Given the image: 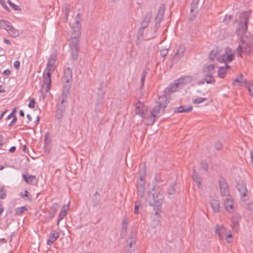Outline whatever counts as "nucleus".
Instances as JSON below:
<instances>
[{
    "label": "nucleus",
    "mask_w": 253,
    "mask_h": 253,
    "mask_svg": "<svg viewBox=\"0 0 253 253\" xmlns=\"http://www.w3.org/2000/svg\"><path fill=\"white\" fill-rule=\"evenodd\" d=\"M168 104V99L165 94L161 96L157 101V105L154 107L153 109L151 111V123L148 124L149 125H152L155 121V118L157 117V115L162 111L164 112L165 108Z\"/></svg>",
    "instance_id": "1"
},
{
    "label": "nucleus",
    "mask_w": 253,
    "mask_h": 253,
    "mask_svg": "<svg viewBox=\"0 0 253 253\" xmlns=\"http://www.w3.org/2000/svg\"><path fill=\"white\" fill-rule=\"evenodd\" d=\"M251 17V12L245 11L241 14L240 19L238 22L236 33L237 36H242L248 30V21Z\"/></svg>",
    "instance_id": "2"
},
{
    "label": "nucleus",
    "mask_w": 253,
    "mask_h": 253,
    "mask_svg": "<svg viewBox=\"0 0 253 253\" xmlns=\"http://www.w3.org/2000/svg\"><path fill=\"white\" fill-rule=\"evenodd\" d=\"M148 195L150 198H152L154 200V203H150V205L153 206L154 210H159L160 208H161L164 198L163 192H161V190H160L156 194L155 193H151V192L149 191Z\"/></svg>",
    "instance_id": "3"
},
{
    "label": "nucleus",
    "mask_w": 253,
    "mask_h": 253,
    "mask_svg": "<svg viewBox=\"0 0 253 253\" xmlns=\"http://www.w3.org/2000/svg\"><path fill=\"white\" fill-rule=\"evenodd\" d=\"M165 9V4L164 3L161 4L155 18V24L154 27V33L151 37H149L148 40L153 39L156 36V33L160 27V22L163 19Z\"/></svg>",
    "instance_id": "4"
},
{
    "label": "nucleus",
    "mask_w": 253,
    "mask_h": 253,
    "mask_svg": "<svg viewBox=\"0 0 253 253\" xmlns=\"http://www.w3.org/2000/svg\"><path fill=\"white\" fill-rule=\"evenodd\" d=\"M69 47L72 59L74 60H77L80 50V40H70Z\"/></svg>",
    "instance_id": "5"
},
{
    "label": "nucleus",
    "mask_w": 253,
    "mask_h": 253,
    "mask_svg": "<svg viewBox=\"0 0 253 253\" xmlns=\"http://www.w3.org/2000/svg\"><path fill=\"white\" fill-rule=\"evenodd\" d=\"M218 184L221 195L222 196L230 197L228 185L226 179L221 175L219 176Z\"/></svg>",
    "instance_id": "6"
},
{
    "label": "nucleus",
    "mask_w": 253,
    "mask_h": 253,
    "mask_svg": "<svg viewBox=\"0 0 253 253\" xmlns=\"http://www.w3.org/2000/svg\"><path fill=\"white\" fill-rule=\"evenodd\" d=\"M240 42L237 50L243 51V52L248 55L250 54L252 52V42H246L244 38H241Z\"/></svg>",
    "instance_id": "7"
},
{
    "label": "nucleus",
    "mask_w": 253,
    "mask_h": 253,
    "mask_svg": "<svg viewBox=\"0 0 253 253\" xmlns=\"http://www.w3.org/2000/svg\"><path fill=\"white\" fill-rule=\"evenodd\" d=\"M68 101L61 99V101L58 102L56 106V117L58 120L61 119L66 109V104Z\"/></svg>",
    "instance_id": "8"
},
{
    "label": "nucleus",
    "mask_w": 253,
    "mask_h": 253,
    "mask_svg": "<svg viewBox=\"0 0 253 253\" xmlns=\"http://www.w3.org/2000/svg\"><path fill=\"white\" fill-rule=\"evenodd\" d=\"M236 188L240 193L241 198L244 201L248 200V196L247 195V189L245 183L243 181H239L237 183Z\"/></svg>",
    "instance_id": "9"
},
{
    "label": "nucleus",
    "mask_w": 253,
    "mask_h": 253,
    "mask_svg": "<svg viewBox=\"0 0 253 253\" xmlns=\"http://www.w3.org/2000/svg\"><path fill=\"white\" fill-rule=\"evenodd\" d=\"M81 24L79 23V20L75 22V25L72 27V32L71 33L70 40H79L81 37Z\"/></svg>",
    "instance_id": "10"
},
{
    "label": "nucleus",
    "mask_w": 253,
    "mask_h": 253,
    "mask_svg": "<svg viewBox=\"0 0 253 253\" xmlns=\"http://www.w3.org/2000/svg\"><path fill=\"white\" fill-rule=\"evenodd\" d=\"M72 79V71L70 67L66 68L64 70V74L62 78V82L65 84L71 85Z\"/></svg>",
    "instance_id": "11"
},
{
    "label": "nucleus",
    "mask_w": 253,
    "mask_h": 253,
    "mask_svg": "<svg viewBox=\"0 0 253 253\" xmlns=\"http://www.w3.org/2000/svg\"><path fill=\"white\" fill-rule=\"evenodd\" d=\"M229 48H226V51L225 54H223L220 56L217 57V60L219 62H231L234 59V54L227 53V51Z\"/></svg>",
    "instance_id": "12"
},
{
    "label": "nucleus",
    "mask_w": 253,
    "mask_h": 253,
    "mask_svg": "<svg viewBox=\"0 0 253 253\" xmlns=\"http://www.w3.org/2000/svg\"><path fill=\"white\" fill-rule=\"evenodd\" d=\"M22 177L25 181L28 184L36 185L38 183V180L35 175H30L28 176L26 174H23Z\"/></svg>",
    "instance_id": "13"
},
{
    "label": "nucleus",
    "mask_w": 253,
    "mask_h": 253,
    "mask_svg": "<svg viewBox=\"0 0 253 253\" xmlns=\"http://www.w3.org/2000/svg\"><path fill=\"white\" fill-rule=\"evenodd\" d=\"M59 237V233L55 231L52 230L50 233L49 239L47 241V244L50 246L54 243Z\"/></svg>",
    "instance_id": "14"
},
{
    "label": "nucleus",
    "mask_w": 253,
    "mask_h": 253,
    "mask_svg": "<svg viewBox=\"0 0 253 253\" xmlns=\"http://www.w3.org/2000/svg\"><path fill=\"white\" fill-rule=\"evenodd\" d=\"M215 65L214 64H210L204 67L203 69V72L205 76H212L214 73Z\"/></svg>",
    "instance_id": "15"
},
{
    "label": "nucleus",
    "mask_w": 253,
    "mask_h": 253,
    "mask_svg": "<svg viewBox=\"0 0 253 253\" xmlns=\"http://www.w3.org/2000/svg\"><path fill=\"white\" fill-rule=\"evenodd\" d=\"M224 207L228 211H232L234 207V203L233 200L231 198L230 195V197L227 196V198L224 202Z\"/></svg>",
    "instance_id": "16"
},
{
    "label": "nucleus",
    "mask_w": 253,
    "mask_h": 253,
    "mask_svg": "<svg viewBox=\"0 0 253 253\" xmlns=\"http://www.w3.org/2000/svg\"><path fill=\"white\" fill-rule=\"evenodd\" d=\"M71 87V85L70 84H64L62 93L61 96L62 99H66L68 98L70 94V90Z\"/></svg>",
    "instance_id": "17"
},
{
    "label": "nucleus",
    "mask_w": 253,
    "mask_h": 253,
    "mask_svg": "<svg viewBox=\"0 0 253 253\" xmlns=\"http://www.w3.org/2000/svg\"><path fill=\"white\" fill-rule=\"evenodd\" d=\"M210 204L214 212H218L220 211V202L218 200L213 199L211 200Z\"/></svg>",
    "instance_id": "18"
},
{
    "label": "nucleus",
    "mask_w": 253,
    "mask_h": 253,
    "mask_svg": "<svg viewBox=\"0 0 253 253\" xmlns=\"http://www.w3.org/2000/svg\"><path fill=\"white\" fill-rule=\"evenodd\" d=\"M193 81V78L190 76H186L179 78L177 81L179 85H185L189 84Z\"/></svg>",
    "instance_id": "19"
},
{
    "label": "nucleus",
    "mask_w": 253,
    "mask_h": 253,
    "mask_svg": "<svg viewBox=\"0 0 253 253\" xmlns=\"http://www.w3.org/2000/svg\"><path fill=\"white\" fill-rule=\"evenodd\" d=\"M127 228V223L126 219H124L122 221V230L120 234V237L121 239H123L125 237Z\"/></svg>",
    "instance_id": "20"
},
{
    "label": "nucleus",
    "mask_w": 253,
    "mask_h": 253,
    "mask_svg": "<svg viewBox=\"0 0 253 253\" xmlns=\"http://www.w3.org/2000/svg\"><path fill=\"white\" fill-rule=\"evenodd\" d=\"M101 201L100 195L97 191H96L93 195L92 205L93 207H96Z\"/></svg>",
    "instance_id": "21"
},
{
    "label": "nucleus",
    "mask_w": 253,
    "mask_h": 253,
    "mask_svg": "<svg viewBox=\"0 0 253 253\" xmlns=\"http://www.w3.org/2000/svg\"><path fill=\"white\" fill-rule=\"evenodd\" d=\"M9 36L13 38L17 37L19 35V32L18 30L15 29L12 25L10 27L9 29H5Z\"/></svg>",
    "instance_id": "22"
},
{
    "label": "nucleus",
    "mask_w": 253,
    "mask_h": 253,
    "mask_svg": "<svg viewBox=\"0 0 253 253\" xmlns=\"http://www.w3.org/2000/svg\"><path fill=\"white\" fill-rule=\"evenodd\" d=\"M58 208V204L57 203H54L51 207L48 212V217L50 219L53 218L57 211Z\"/></svg>",
    "instance_id": "23"
},
{
    "label": "nucleus",
    "mask_w": 253,
    "mask_h": 253,
    "mask_svg": "<svg viewBox=\"0 0 253 253\" xmlns=\"http://www.w3.org/2000/svg\"><path fill=\"white\" fill-rule=\"evenodd\" d=\"M193 109L192 106L187 107L185 106H181L175 108L174 113H183L188 112L192 111Z\"/></svg>",
    "instance_id": "24"
},
{
    "label": "nucleus",
    "mask_w": 253,
    "mask_h": 253,
    "mask_svg": "<svg viewBox=\"0 0 253 253\" xmlns=\"http://www.w3.org/2000/svg\"><path fill=\"white\" fill-rule=\"evenodd\" d=\"M16 111V108H15L11 112V113L8 116V117L6 118V120H8L10 118H13V119L12 121L10 122V123L9 124V126H13L16 122L17 121V117L15 115H14V113H15Z\"/></svg>",
    "instance_id": "25"
},
{
    "label": "nucleus",
    "mask_w": 253,
    "mask_h": 253,
    "mask_svg": "<svg viewBox=\"0 0 253 253\" xmlns=\"http://www.w3.org/2000/svg\"><path fill=\"white\" fill-rule=\"evenodd\" d=\"M144 106V104L143 103H141L139 100L138 101V103L136 106L135 108V113L141 117H143V107Z\"/></svg>",
    "instance_id": "26"
},
{
    "label": "nucleus",
    "mask_w": 253,
    "mask_h": 253,
    "mask_svg": "<svg viewBox=\"0 0 253 253\" xmlns=\"http://www.w3.org/2000/svg\"><path fill=\"white\" fill-rule=\"evenodd\" d=\"M241 217L238 215L237 214L236 216H234L232 219V226L233 229H237L239 226V220L240 219Z\"/></svg>",
    "instance_id": "27"
},
{
    "label": "nucleus",
    "mask_w": 253,
    "mask_h": 253,
    "mask_svg": "<svg viewBox=\"0 0 253 253\" xmlns=\"http://www.w3.org/2000/svg\"><path fill=\"white\" fill-rule=\"evenodd\" d=\"M179 85V84H178V82L177 83L170 84L168 88H166L165 89V92L167 93V90H168L169 92H171L175 91L176 89L178 87Z\"/></svg>",
    "instance_id": "28"
},
{
    "label": "nucleus",
    "mask_w": 253,
    "mask_h": 253,
    "mask_svg": "<svg viewBox=\"0 0 253 253\" xmlns=\"http://www.w3.org/2000/svg\"><path fill=\"white\" fill-rule=\"evenodd\" d=\"M133 242L136 243V233L135 230H131L129 234L128 238L126 242Z\"/></svg>",
    "instance_id": "29"
},
{
    "label": "nucleus",
    "mask_w": 253,
    "mask_h": 253,
    "mask_svg": "<svg viewBox=\"0 0 253 253\" xmlns=\"http://www.w3.org/2000/svg\"><path fill=\"white\" fill-rule=\"evenodd\" d=\"M140 181L141 183L137 184V188L138 191L140 192L142 195H143L145 191V186L144 182H143V180L142 177H140ZM141 197H142V195H141Z\"/></svg>",
    "instance_id": "30"
},
{
    "label": "nucleus",
    "mask_w": 253,
    "mask_h": 253,
    "mask_svg": "<svg viewBox=\"0 0 253 253\" xmlns=\"http://www.w3.org/2000/svg\"><path fill=\"white\" fill-rule=\"evenodd\" d=\"M43 83L44 84L46 85V87L45 88V92H49L50 89V85L51 84V78H43Z\"/></svg>",
    "instance_id": "31"
},
{
    "label": "nucleus",
    "mask_w": 253,
    "mask_h": 253,
    "mask_svg": "<svg viewBox=\"0 0 253 253\" xmlns=\"http://www.w3.org/2000/svg\"><path fill=\"white\" fill-rule=\"evenodd\" d=\"M221 230H225V227L222 225L217 224L215 227V233L218 236L219 239L222 237L220 233Z\"/></svg>",
    "instance_id": "32"
},
{
    "label": "nucleus",
    "mask_w": 253,
    "mask_h": 253,
    "mask_svg": "<svg viewBox=\"0 0 253 253\" xmlns=\"http://www.w3.org/2000/svg\"><path fill=\"white\" fill-rule=\"evenodd\" d=\"M198 1H194L192 0V3L191 4V9L190 11L191 12H195V13L197 14V10L198 9Z\"/></svg>",
    "instance_id": "33"
},
{
    "label": "nucleus",
    "mask_w": 253,
    "mask_h": 253,
    "mask_svg": "<svg viewBox=\"0 0 253 253\" xmlns=\"http://www.w3.org/2000/svg\"><path fill=\"white\" fill-rule=\"evenodd\" d=\"M103 82L100 84L99 87L98 89L97 95L99 99H102L104 97V91L103 90Z\"/></svg>",
    "instance_id": "34"
},
{
    "label": "nucleus",
    "mask_w": 253,
    "mask_h": 253,
    "mask_svg": "<svg viewBox=\"0 0 253 253\" xmlns=\"http://www.w3.org/2000/svg\"><path fill=\"white\" fill-rule=\"evenodd\" d=\"M27 211L28 209L26 206H22L15 209V214L16 215H20Z\"/></svg>",
    "instance_id": "35"
},
{
    "label": "nucleus",
    "mask_w": 253,
    "mask_h": 253,
    "mask_svg": "<svg viewBox=\"0 0 253 253\" xmlns=\"http://www.w3.org/2000/svg\"><path fill=\"white\" fill-rule=\"evenodd\" d=\"M185 46L183 45H180L179 46L176 52L174 55V57H175L177 55H181L182 56L185 51Z\"/></svg>",
    "instance_id": "36"
},
{
    "label": "nucleus",
    "mask_w": 253,
    "mask_h": 253,
    "mask_svg": "<svg viewBox=\"0 0 253 253\" xmlns=\"http://www.w3.org/2000/svg\"><path fill=\"white\" fill-rule=\"evenodd\" d=\"M226 75L225 68L224 67H220L218 69V75L221 78H224Z\"/></svg>",
    "instance_id": "37"
},
{
    "label": "nucleus",
    "mask_w": 253,
    "mask_h": 253,
    "mask_svg": "<svg viewBox=\"0 0 253 253\" xmlns=\"http://www.w3.org/2000/svg\"><path fill=\"white\" fill-rule=\"evenodd\" d=\"M152 16V12L151 11H149V12H147L145 14L142 21L149 23L151 21Z\"/></svg>",
    "instance_id": "38"
},
{
    "label": "nucleus",
    "mask_w": 253,
    "mask_h": 253,
    "mask_svg": "<svg viewBox=\"0 0 253 253\" xmlns=\"http://www.w3.org/2000/svg\"><path fill=\"white\" fill-rule=\"evenodd\" d=\"M56 58L57 57L55 55L52 54L48 61V62L47 63V65L54 66L56 60Z\"/></svg>",
    "instance_id": "39"
},
{
    "label": "nucleus",
    "mask_w": 253,
    "mask_h": 253,
    "mask_svg": "<svg viewBox=\"0 0 253 253\" xmlns=\"http://www.w3.org/2000/svg\"><path fill=\"white\" fill-rule=\"evenodd\" d=\"M193 180L198 184V186L200 185L202 182V178L199 174L192 175Z\"/></svg>",
    "instance_id": "40"
},
{
    "label": "nucleus",
    "mask_w": 253,
    "mask_h": 253,
    "mask_svg": "<svg viewBox=\"0 0 253 253\" xmlns=\"http://www.w3.org/2000/svg\"><path fill=\"white\" fill-rule=\"evenodd\" d=\"M238 78L239 79V80L240 81V85L244 84L246 86L249 83L247 81L246 79L245 78L244 76L242 74H241L240 75V76Z\"/></svg>",
    "instance_id": "41"
},
{
    "label": "nucleus",
    "mask_w": 253,
    "mask_h": 253,
    "mask_svg": "<svg viewBox=\"0 0 253 253\" xmlns=\"http://www.w3.org/2000/svg\"><path fill=\"white\" fill-rule=\"evenodd\" d=\"M62 11L64 13L65 16H68L70 9V7L68 4H65L62 7Z\"/></svg>",
    "instance_id": "42"
},
{
    "label": "nucleus",
    "mask_w": 253,
    "mask_h": 253,
    "mask_svg": "<svg viewBox=\"0 0 253 253\" xmlns=\"http://www.w3.org/2000/svg\"><path fill=\"white\" fill-rule=\"evenodd\" d=\"M245 87L248 88L250 95L253 97V83L250 84L248 83Z\"/></svg>",
    "instance_id": "43"
},
{
    "label": "nucleus",
    "mask_w": 253,
    "mask_h": 253,
    "mask_svg": "<svg viewBox=\"0 0 253 253\" xmlns=\"http://www.w3.org/2000/svg\"><path fill=\"white\" fill-rule=\"evenodd\" d=\"M205 80L206 82L209 84H213L215 83V80L213 79L212 76H205Z\"/></svg>",
    "instance_id": "44"
},
{
    "label": "nucleus",
    "mask_w": 253,
    "mask_h": 253,
    "mask_svg": "<svg viewBox=\"0 0 253 253\" xmlns=\"http://www.w3.org/2000/svg\"><path fill=\"white\" fill-rule=\"evenodd\" d=\"M217 50H212L209 55V57L211 61H213L215 58V56H216L217 54Z\"/></svg>",
    "instance_id": "45"
},
{
    "label": "nucleus",
    "mask_w": 253,
    "mask_h": 253,
    "mask_svg": "<svg viewBox=\"0 0 253 253\" xmlns=\"http://www.w3.org/2000/svg\"><path fill=\"white\" fill-rule=\"evenodd\" d=\"M144 28L140 27L138 31V34L137 36V38L138 39H142L143 37L144 32Z\"/></svg>",
    "instance_id": "46"
},
{
    "label": "nucleus",
    "mask_w": 253,
    "mask_h": 253,
    "mask_svg": "<svg viewBox=\"0 0 253 253\" xmlns=\"http://www.w3.org/2000/svg\"><path fill=\"white\" fill-rule=\"evenodd\" d=\"M67 215L66 213H65V212H63V211H61L60 212V213L58 215V220H57V225H59V223L60 222V221L63 219L65 216H66Z\"/></svg>",
    "instance_id": "47"
},
{
    "label": "nucleus",
    "mask_w": 253,
    "mask_h": 253,
    "mask_svg": "<svg viewBox=\"0 0 253 253\" xmlns=\"http://www.w3.org/2000/svg\"><path fill=\"white\" fill-rule=\"evenodd\" d=\"M8 3L9 5L15 10L18 11L21 10V9L17 5L12 3L10 0H8Z\"/></svg>",
    "instance_id": "48"
},
{
    "label": "nucleus",
    "mask_w": 253,
    "mask_h": 253,
    "mask_svg": "<svg viewBox=\"0 0 253 253\" xmlns=\"http://www.w3.org/2000/svg\"><path fill=\"white\" fill-rule=\"evenodd\" d=\"M1 22H2V24L3 25V27L6 28V29H9L10 27L12 26L9 21L4 19L1 20Z\"/></svg>",
    "instance_id": "49"
},
{
    "label": "nucleus",
    "mask_w": 253,
    "mask_h": 253,
    "mask_svg": "<svg viewBox=\"0 0 253 253\" xmlns=\"http://www.w3.org/2000/svg\"><path fill=\"white\" fill-rule=\"evenodd\" d=\"M207 100V98H206L199 97V98H197L195 99V100H194L193 103L196 104H199Z\"/></svg>",
    "instance_id": "50"
},
{
    "label": "nucleus",
    "mask_w": 253,
    "mask_h": 253,
    "mask_svg": "<svg viewBox=\"0 0 253 253\" xmlns=\"http://www.w3.org/2000/svg\"><path fill=\"white\" fill-rule=\"evenodd\" d=\"M200 167L202 169L205 170L206 171H208L209 166L207 163L204 161H202L200 163Z\"/></svg>",
    "instance_id": "51"
},
{
    "label": "nucleus",
    "mask_w": 253,
    "mask_h": 253,
    "mask_svg": "<svg viewBox=\"0 0 253 253\" xmlns=\"http://www.w3.org/2000/svg\"><path fill=\"white\" fill-rule=\"evenodd\" d=\"M20 195L22 197H25L27 198V200L30 201H32L31 197L29 195V192L27 190H25L24 193H21Z\"/></svg>",
    "instance_id": "52"
},
{
    "label": "nucleus",
    "mask_w": 253,
    "mask_h": 253,
    "mask_svg": "<svg viewBox=\"0 0 253 253\" xmlns=\"http://www.w3.org/2000/svg\"><path fill=\"white\" fill-rule=\"evenodd\" d=\"M175 192L174 184H171L168 189V193L169 195H172Z\"/></svg>",
    "instance_id": "53"
},
{
    "label": "nucleus",
    "mask_w": 253,
    "mask_h": 253,
    "mask_svg": "<svg viewBox=\"0 0 253 253\" xmlns=\"http://www.w3.org/2000/svg\"><path fill=\"white\" fill-rule=\"evenodd\" d=\"M6 197L5 194L4 192L3 187H0V199H4Z\"/></svg>",
    "instance_id": "54"
},
{
    "label": "nucleus",
    "mask_w": 253,
    "mask_h": 253,
    "mask_svg": "<svg viewBox=\"0 0 253 253\" xmlns=\"http://www.w3.org/2000/svg\"><path fill=\"white\" fill-rule=\"evenodd\" d=\"M215 148L217 150H220L222 148V145L220 142H216L214 144Z\"/></svg>",
    "instance_id": "55"
},
{
    "label": "nucleus",
    "mask_w": 253,
    "mask_h": 253,
    "mask_svg": "<svg viewBox=\"0 0 253 253\" xmlns=\"http://www.w3.org/2000/svg\"><path fill=\"white\" fill-rule=\"evenodd\" d=\"M161 190V192H163L162 190L160 189L159 187L158 186H157V185H155L153 187V188L151 189V191L150 192H155V193L156 194H157L159 191Z\"/></svg>",
    "instance_id": "56"
},
{
    "label": "nucleus",
    "mask_w": 253,
    "mask_h": 253,
    "mask_svg": "<svg viewBox=\"0 0 253 253\" xmlns=\"http://www.w3.org/2000/svg\"><path fill=\"white\" fill-rule=\"evenodd\" d=\"M241 38H244V39L246 40V42H252V36L249 34V35H244L241 36Z\"/></svg>",
    "instance_id": "57"
},
{
    "label": "nucleus",
    "mask_w": 253,
    "mask_h": 253,
    "mask_svg": "<svg viewBox=\"0 0 253 253\" xmlns=\"http://www.w3.org/2000/svg\"><path fill=\"white\" fill-rule=\"evenodd\" d=\"M35 103H36V102H35L34 98H32L30 100V103L28 105L29 107L30 108H34L35 106Z\"/></svg>",
    "instance_id": "58"
},
{
    "label": "nucleus",
    "mask_w": 253,
    "mask_h": 253,
    "mask_svg": "<svg viewBox=\"0 0 253 253\" xmlns=\"http://www.w3.org/2000/svg\"><path fill=\"white\" fill-rule=\"evenodd\" d=\"M168 53V49H162L160 51L161 55L163 57H165Z\"/></svg>",
    "instance_id": "59"
},
{
    "label": "nucleus",
    "mask_w": 253,
    "mask_h": 253,
    "mask_svg": "<svg viewBox=\"0 0 253 253\" xmlns=\"http://www.w3.org/2000/svg\"><path fill=\"white\" fill-rule=\"evenodd\" d=\"M45 70L48 72H52L54 70V67L52 65H48L47 64Z\"/></svg>",
    "instance_id": "60"
},
{
    "label": "nucleus",
    "mask_w": 253,
    "mask_h": 253,
    "mask_svg": "<svg viewBox=\"0 0 253 253\" xmlns=\"http://www.w3.org/2000/svg\"><path fill=\"white\" fill-rule=\"evenodd\" d=\"M44 143L45 144H47L48 143H49L50 141V140L49 139V133H46L45 134V136H44Z\"/></svg>",
    "instance_id": "61"
},
{
    "label": "nucleus",
    "mask_w": 253,
    "mask_h": 253,
    "mask_svg": "<svg viewBox=\"0 0 253 253\" xmlns=\"http://www.w3.org/2000/svg\"><path fill=\"white\" fill-rule=\"evenodd\" d=\"M0 4L2 5V6L3 7V8L5 9L8 12H10V9L8 8V7L6 5L5 2H4V1H2L1 2H0Z\"/></svg>",
    "instance_id": "62"
},
{
    "label": "nucleus",
    "mask_w": 253,
    "mask_h": 253,
    "mask_svg": "<svg viewBox=\"0 0 253 253\" xmlns=\"http://www.w3.org/2000/svg\"><path fill=\"white\" fill-rule=\"evenodd\" d=\"M140 205L139 203H135V207H134V212L135 214H137L138 213V209L140 207Z\"/></svg>",
    "instance_id": "63"
},
{
    "label": "nucleus",
    "mask_w": 253,
    "mask_h": 253,
    "mask_svg": "<svg viewBox=\"0 0 253 253\" xmlns=\"http://www.w3.org/2000/svg\"><path fill=\"white\" fill-rule=\"evenodd\" d=\"M232 18V15H226L223 19V21L226 22L227 23H229Z\"/></svg>",
    "instance_id": "64"
}]
</instances>
